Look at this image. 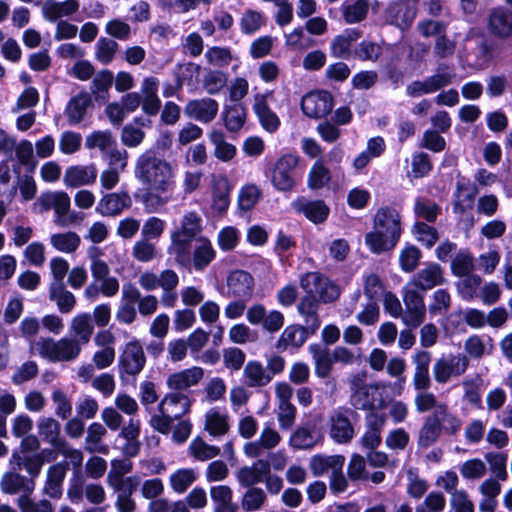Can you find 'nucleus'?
<instances>
[{"label":"nucleus","instance_id":"obj_37","mask_svg":"<svg viewBox=\"0 0 512 512\" xmlns=\"http://www.w3.org/2000/svg\"><path fill=\"white\" fill-rule=\"evenodd\" d=\"M105 427L100 423H92L87 430V437L85 439V450L89 453L108 454L109 447L102 444L101 439L106 434Z\"/></svg>","mask_w":512,"mask_h":512},{"label":"nucleus","instance_id":"obj_48","mask_svg":"<svg viewBox=\"0 0 512 512\" xmlns=\"http://www.w3.org/2000/svg\"><path fill=\"white\" fill-rule=\"evenodd\" d=\"M319 435L314 429L299 427L290 437V445L295 449H311L319 442Z\"/></svg>","mask_w":512,"mask_h":512},{"label":"nucleus","instance_id":"obj_12","mask_svg":"<svg viewBox=\"0 0 512 512\" xmlns=\"http://www.w3.org/2000/svg\"><path fill=\"white\" fill-rule=\"evenodd\" d=\"M333 108V97L328 91L310 92L301 101L303 113L310 118H323Z\"/></svg>","mask_w":512,"mask_h":512},{"label":"nucleus","instance_id":"obj_25","mask_svg":"<svg viewBox=\"0 0 512 512\" xmlns=\"http://www.w3.org/2000/svg\"><path fill=\"white\" fill-rule=\"evenodd\" d=\"M38 433L42 439L49 443L55 450L60 446L65 447V439L61 437V425L52 417H41L37 421Z\"/></svg>","mask_w":512,"mask_h":512},{"label":"nucleus","instance_id":"obj_26","mask_svg":"<svg viewBox=\"0 0 512 512\" xmlns=\"http://www.w3.org/2000/svg\"><path fill=\"white\" fill-rule=\"evenodd\" d=\"M204 375L200 367H192L180 372L171 374L167 379V385L171 390L182 391L196 385Z\"/></svg>","mask_w":512,"mask_h":512},{"label":"nucleus","instance_id":"obj_57","mask_svg":"<svg viewBox=\"0 0 512 512\" xmlns=\"http://www.w3.org/2000/svg\"><path fill=\"white\" fill-rule=\"evenodd\" d=\"M473 269V257L467 251H459L451 262L452 273L459 277L469 275Z\"/></svg>","mask_w":512,"mask_h":512},{"label":"nucleus","instance_id":"obj_61","mask_svg":"<svg viewBox=\"0 0 512 512\" xmlns=\"http://www.w3.org/2000/svg\"><path fill=\"white\" fill-rule=\"evenodd\" d=\"M205 429L213 436H221L227 433L229 425L225 416L218 411H210L206 414Z\"/></svg>","mask_w":512,"mask_h":512},{"label":"nucleus","instance_id":"obj_63","mask_svg":"<svg viewBox=\"0 0 512 512\" xmlns=\"http://www.w3.org/2000/svg\"><path fill=\"white\" fill-rule=\"evenodd\" d=\"M354 54L362 61L375 62L382 55V47L375 42L363 40L356 47Z\"/></svg>","mask_w":512,"mask_h":512},{"label":"nucleus","instance_id":"obj_21","mask_svg":"<svg viewBox=\"0 0 512 512\" xmlns=\"http://www.w3.org/2000/svg\"><path fill=\"white\" fill-rule=\"evenodd\" d=\"M69 469V462L64 460L49 467L43 493L51 498L62 496V484Z\"/></svg>","mask_w":512,"mask_h":512},{"label":"nucleus","instance_id":"obj_41","mask_svg":"<svg viewBox=\"0 0 512 512\" xmlns=\"http://www.w3.org/2000/svg\"><path fill=\"white\" fill-rule=\"evenodd\" d=\"M109 485L117 492L118 495L132 496L140 485V477L137 475L123 477L121 475L108 474Z\"/></svg>","mask_w":512,"mask_h":512},{"label":"nucleus","instance_id":"obj_52","mask_svg":"<svg viewBox=\"0 0 512 512\" xmlns=\"http://www.w3.org/2000/svg\"><path fill=\"white\" fill-rule=\"evenodd\" d=\"M441 212L440 206L427 198H418L415 201L414 213L418 218L434 223Z\"/></svg>","mask_w":512,"mask_h":512},{"label":"nucleus","instance_id":"obj_18","mask_svg":"<svg viewBox=\"0 0 512 512\" xmlns=\"http://www.w3.org/2000/svg\"><path fill=\"white\" fill-rule=\"evenodd\" d=\"M184 113L189 118L209 123L218 113V103L212 98L190 100L184 108Z\"/></svg>","mask_w":512,"mask_h":512},{"label":"nucleus","instance_id":"obj_5","mask_svg":"<svg viewBox=\"0 0 512 512\" xmlns=\"http://www.w3.org/2000/svg\"><path fill=\"white\" fill-rule=\"evenodd\" d=\"M300 286L305 293L318 296L319 302L333 303L341 295L339 285L319 272H307L300 278Z\"/></svg>","mask_w":512,"mask_h":512},{"label":"nucleus","instance_id":"obj_31","mask_svg":"<svg viewBox=\"0 0 512 512\" xmlns=\"http://www.w3.org/2000/svg\"><path fill=\"white\" fill-rule=\"evenodd\" d=\"M309 351L315 363V374L319 378H327L331 371L334 363L333 356L327 347L321 344H311Z\"/></svg>","mask_w":512,"mask_h":512},{"label":"nucleus","instance_id":"obj_11","mask_svg":"<svg viewBox=\"0 0 512 512\" xmlns=\"http://www.w3.org/2000/svg\"><path fill=\"white\" fill-rule=\"evenodd\" d=\"M469 365L468 358L463 354L447 355L438 359L433 367L436 382L444 384L452 376L462 375Z\"/></svg>","mask_w":512,"mask_h":512},{"label":"nucleus","instance_id":"obj_40","mask_svg":"<svg viewBox=\"0 0 512 512\" xmlns=\"http://www.w3.org/2000/svg\"><path fill=\"white\" fill-rule=\"evenodd\" d=\"M114 75L109 70L99 71L93 78L91 93L96 101L106 102L109 98L108 91L113 84Z\"/></svg>","mask_w":512,"mask_h":512},{"label":"nucleus","instance_id":"obj_38","mask_svg":"<svg viewBox=\"0 0 512 512\" xmlns=\"http://www.w3.org/2000/svg\"><path fill=\"white\" fill-rule=\"evenodd\" d=\"M368 10V0L345 1L341 6L343 18L349 24L364 20L368 14Z\"/></svg>","mask_w":512,"mask_h":512},{"label":"nucleus","instance_id":"obj_33","mask_svg":"<svg viewBox=\"0 0 512 512\" xmlns=\"http://www.w3.org/2000/svg\"><path fill=\"white\" fill-rule=\"evenodd\" d=\"M309 335H311L310 329H307L306 326H287L277 341V348L286 349L289 346L299 348L305 343Z\"/></svg>","mask_w":512,"mask_h":512},{"label":"nucleus","instance_id":"obj_58","mask_svg":"<svg viewBox=\"0 0 512 512\" xmlns=\"http://www.w3.org/2000/svg\"><path fill=\"white\" fill-rule=\"evenodd\" d=\"M266 501V494L261 488H248L241 501L242 509L248 512L259 510Z\"/></svg>","mask_w":512,"mask_h":512},{"label":"nucleus","instance_id":"obj_36","mask_svg":"<svg viewBox=\"0 0 512 512\" xmlns=\"http://www.w3.org/2000/svg\"><path fill=\"white\" fill-rule=\"evenodd\" d=\"M210 496L215 505L214 512H238V505L232 501V490L229 486H213Z\"/></svg>","mask_w":512,"mask_h":512},{"label":"nucleus","instance_id":"obj_4","mask_svg":"<svg viewBox=\"0 0 512 512\" xmlns=\"http://www.w3.org/2000/svg\"><path fill=\"white\" fill-rule=\"evenodd\" d=\"M461 426L462 422L455 414L428 415L419 429L417 444L421 449H428L438 441L442 433L450 436L456 435Z\"/></svg>","mask_w":512,"mask_h":512},{"label":"nucleus","instance_id":"obj_35","mask_svg":"<svg viewBox=\"0 0 512 512\" xmlns=\"http://www.w3.org/2000/svg\"><path fill=\"white\" fill-rule=\"evenodd\" d=\"M243 376L244 383L251 388L265 386L272 379V376L258 361H249L244 367Z\"/></svg>","mask_w":512,"mask_h":512},{"label":"nucleus","instance_id":"obj_30","mask_svg":"<svg viewBox=\"0 0 512 512\" xmlns=\"http://www.w3.org/2000/svg\"><path fill=\"white\" fill-rule=\"evenodd\" d=\"M97 177V169L94 165L73 166L66 170L64 182L69 187H79L92 184Z\"/></svg>","mask_w":512,"mask_h":512},{"label":"nucleus","instance_id":"obj_32","mask_svg":"<svg viewBox=\"0 0 512 512\" xmlns=\"http://www.w3.org/2000/svg\"><path fill=\"white\" fill-rule=\"evenodd\" d=\"M477 192L476 187L470 188L464 183L457 182L456 191L453 195V212L462 216L468 210H471Z\"/></svg>","mask_w":512,"mask_h":512},{"label":"nucleus","instance_id":"obj_50","mask_svg":"<svg viewBox=\"0 0 512 512\" xmlns=\"http://www.w3.org/2000/svg\"><path fill=\"white\" fill-rule=\"evenodd\" d=\"M197 480V473L191 468L178 469L170 476V485L174 492L183 494Z\"/></svg>","mask_w":512,"mask_h":512},{"label":"nucleus","instance_id":"obj_27","mask_svg":"<svg viewBox=\"0 0 512 512\" xmlns=\"http://www.w3.org/2000/svg\"><path fill=\"white\" fill-rule=\"evenodd\" d=\"M345 457L342 455H314L309 462V468L315 477L322 476L323 474L331 471H339L343 469Z\"/></svg>","mask_w":512,"mask_h":512},{"label":"nucleus","instance_id":"obj_46","mask_svg":"<svg viewBox=\"0 0 512 512\" xmlns=\"http://www.w3.org/2000/svg\"><path fill=\"white\" fill-rule=\"evenodd\" d=\"M80 242V236L76 232L72 231L65 233H56L51 235L50 237L51 245L56 250L64 253L75 252L78 249Z\"/></svg>","mask_w":512,"mask_h":512},{"label":"nucleus","instance_id":"obj_44","mask_svg":"<svg viewBox=\"0 0 512 512\" xmlns=\"http://www.w3.org/2000/svg\"><path fill=\"white\" fill-rule=\"evenodd\" d=\"M254 111L266 131L273 133L279 128L280 120L278 116L269 108L264 99H257L254 105Z\"/></svg>","mask_w":512,"mask_h":512},{"label":"nucleus","instance_id":"obj_47","mask_svg":"<svg viewBox=\"0 0 512 512\" xmlns=\"http://www.w3.org/2000/svg\"><path fill=\"white\" fill-rule=\"evenodd\" d=\"M49 298L56 302L61 313H69L76 304L74 295L66 290L65 285L50 286Z\"/></svg>","mask_w":512,"mask_h":512},{"label":"nucleus","instance_id":"obj_10","mask_svg":"<svg viewBox=\"0 0 512 512\" xmlns=\"http://www.w3.org/2000/svg\"><path fill=\"white\" fill-rule=\"evenodd\" d=\"M355 412L347 407H338L330 415V436L340 444L349 443L354 437V427L349 419Z\"/></svg>","mask_w":512,"mask_h":512},{"label":"nucleus","instance_id":"obj_16","mask_svg":"<svg viewBox=\"0 0 512 512\" xmlns=\"http://www.w3.org/2000/svg\"><path fill=\"white\" fill-rule=\"evenodd\" d=\"M228 296L249 300L254 289L252 275L244 270H234L227 277Z\"/></svg>","mask_w":512,"mask_h":512},{"label":"nucleus","instance_id":"obj_28","mask_svg":"<svg viewBox=\"0 0 512 512\" xmlns=\"http://www.w3.org/2000/svg\"><path fill=\"white\" fill-rule=\"evenodd\" d=\"M92 105L91 95L87 92H81L72 97L65 109L69 124L75 125L83 121L88 107Z\"/></svg>","mask_w":512,"mask_h":512},{"label":"nucleus","instance_id":"obj_39","mask_svg":"<svg viewBox=\"0 0 512 512\" xmlns=\"http://www.w3.org/2000/svg\"><path fill=\"white\" fill-rule=\"evenodd\" d=\"M231 186L229 180L224 176H219L213 184V208L219 213L227 210L230 200L229 193Z\"/></svg>","mask_w":512,"mask_h":512},{"label":"nucleus","instance_id":"obj_1","mask_svg":"<svg viewBox=\"0 0 512 512\" xmlns=\"http://www.w3.org/2000/svg\"><path fill=\"white\" fill-rule=\"evenodd\" d=\"M373 228L365 235L367 246L375 254L390 251L397 245L402 233L401 216L393 207H381L374 216Z\"/></svg>","mask_w":512,"mask_h":512},{"label":"nucleus","instance_id":"obj_53","mask_svg":"<svg viewBox=\"0 0 512 512\" xmlns=\"http://www.w3.org/2000/svg\"><path fill=\"white\" fill-rule=\"evenodd\" d=\"M451 308V296L446 289H438L432 295V301L428 305L432 316H444Z\"/></svg>","mask_w":512,"mask_h":512},{"label":"nucleus","instance_id":"obj_14","mask_svg":"<svg viewBox=\"0 0 512 512\" xmlns=\"http://www.w3.org/2000/svg\"><path fill=\"white\" fill-rule=\"evenodd\" d=\"M216 251L212 247L211 242L205 237L196 239L192 248L189 249L188 264H179L184 268L194 267L196 271H202L210 265L215 259Z\"/></svg>","mask_w":512,"mask_h":512},{"label":"nucleus","instance_id":"obj_42","mask_svg":"<svg viewBox=\"0 0 512 512\" xmlns=\"http://www.w3.org/2000/svg\"><path fill=\"white\" fill-rule=\"evenodd\" d=\"M331 181V172L325 166L323 159H318L311 167L307 184L311 190H319L325 187Z\"/></svg>","mask_w":512,"mask_h":512},{"label":"nucleus","instance_id":"obj_22","mask_svg":"<svg viewBox=\"0 0 512 512\" xmlns=\"http://www.w3.org/2000/svg\"><path fill=\"white\" fill-rule=\"evenodd\" d=\"M171 191L172 190H154L152 187L147 186V188L136 193L134 197L143 204L147 213H155L170 201Z\"/></svg>","mask_w":512,"mask_h":512},{"label":"nucleus","instance_id":"obj_49","mask_svg":"<svg viewBox=\"0 0 512 512\" xmlns=\"http://www.w3.org/2000/svg\"><path fill=\"white\" fill-rule=\"evenodd\" d=\"M210 141L214 145V155L222 161H230L236 154L234 145L225 141V135L221 131L213 130L210 133Z\"/></svg>","mask_w":512,"mask_h":512},{"label":"nucleus","instance_id":"obj_29","mask_svg":"<svg viewBox=\"0 0 512 512\" xmlns=\"http://www.w3.org/2000/svg\"><path fill=\"white\" fill-rule=\"evenodd\" d=\"M296 211L303 213L310 221L314 223L324 222L330 212L329 207L323 200H298L294 203Z\"/></svg>","mask_w":512,"mask_h":512},{"label":"nucleus","instance_id":"obj_64","mask_svg":"<svg viewBox=\"0 0 512 512\" xmlns=\"http://www.w3.org/2000/svg\"><path fill=\"white\" fill-rule=\"evenodd\" d=\"M485 459L490 465L491 472L494 473L499 480L505 481L508 477L506 471L507 455L505 453L489 452L486 453Z\"/></svg>","mask_w":512,"mask_h":512},{"label":"nucleus","instance_id":"obj_51","mask_svg":"<svg viewBox=\"0 0 512 512\" xmlns=\"http://www.w3.org/2000/svg\"><path fill=\"white\" fill-rule=\"evenodd\" d=\"M227 74L221 70H207L203 80L202 86L204 90L210 94H218L227 84Z\"/></svg>","mask_w":512,"mask_h":512},{"label":"nucleus","instance_id":"obj_19","mask_svg":"<svg viewBox=\"0 0 512 512\" xmlns=\"http://www.w3.org/2000/svg\"><path fill=\"white\" fill-rule=\"evenodd\" d=\"M320 302L317 297L313 294L306 293L299 303L297 304V310L299 314L304 318V323L307 329H310V334H315L321 325L318 310Z\"/></svg>","mask_w":512,"mask_h":512},{"label":"nucleus","instance_id":"obj_7","mask_svg":"<svg viewBox=\"0 0 512 512\" xmlns=\"http://www.w3.org/2000/svg\"><path fill=\"white\" fill-rule=\"evenodd\" d=\"M402 298L405 306V309L402 311V321L410 329L419 327L424 322L426 316L423 293L405 285Z\"/></svg>","mask_w":512,"mask_h":512},{"label":"nucleus","instance_id":"obj_24","mask_svg":"<svg viewBox=\"0 0 512 512\" xmlns=\"http://www.w3.org/2000/svg\"><path fill=\"white\" fill-rule=\"evenodd\" d=\"M175 401V397L163 398L158 405L159 415H153L150 419L151 427L162 434H168L172 427L173 420L181 418V412L171 411L166 407L167 404L171 405Z\"/></svg>","mask_w":512,"mask_h":512},{"label":"nucleus","instance_id":"obj_20","mask_svg":"<svg viewBox=\"0 0 512 512\" xmlns=\"http://www.w3.org/2000/svg\"><path fill=\"white\" fill-rule=\"evenodd\" d=\"M131 205L132 200L127 192L108 193L98 202L96 211L103 216H116Z\"/></svg>","mask_w":512,"mask_h":512},{"label":"nucleus","instance_id":"obj_3","mask_svg":"<svg viewBox=\"0 0 512 512\" xmlns=\"http://www.w3.org/2000/svg\"><path fill=\"white\" fill-rule=\"evenodd\" d=\"M201 231V218L196 213L190 212L183 217L181 227L171 234V245L168 248V253L174 256L177 264H188L189 249Z\"/></svg>","mask_w":512,"mask_h":512},{"label":"nucleus","instance_id":"obj_17","mask_svg":"<svg viewBox=\"0 0 512 512\" xmlns=\"http://www.w3.org/2000/svg\"><path fill=\"white\" fill-rule=\"evenodd\" d=\"M488 29L497 38H512V10L502 6L493 8L488 15Z\"/></svg>","mask_w":512,"mask_h":512},{"label":"nucleus","instance_id":"obj_56","mask_svg":"<svg viewBox=\"0 0 512 512\" xmlns=\"http://www.w3.org/2000/svg\"><path fill=\"white\" fill-rule=\"evenodd\" d=\"M190 454L200 461L212 459L220 454V448L208 445L201 438L194 439L189 445Z\"/></svg>","mask_w":512,"mask_h":512},{"label":"nucleus","instance_id":"obj_15","mask_svg":"<svg viewBox=\"0 0 512 512\" xmlns=\"http://www.w3.org/2000/svg\"><path fill=\"white\" fill-rule=\"evenodd\" d=\"M0 486L5 494H19V498H30L36 484L34 479L27 478L17 471H9L2 476Z\"/></svg>","mask_w":512,"mask_h":512},{"label":"nucleus","instance_id":"obj_23","mask_svg":"<svg viewBox=\"0 0 512 512\" xmlns=\"http://www.w3.org/2000/svg\"><path fill=\"white\" fill-rule=\"evenodd\" d=\"M79 7L80 4L78 0H65L62 2L45 0L42 4V15L46 20L55 22L62 17L75 14L79 10Z\"/></svg>","mask_w":512,"mask_h":512},{"label":"nucleus","instance_id":"obj_43","mask_svg":"<svg viewBox=\"0 0 512 512\" xmlns=\"http://www.w3.org/2000/svg\"><path fill=\"white\" fill-rule=\"evenodd\" d=\"M246 118V109L240 103L227 106L223 112V120L225 127L231 132L239 131Z\"/></svg>","mask_w":512,"mask_h":512},{"label":"nucleus","instance_id":"obj_54","mask_svg":"<svg viewBox=\"0 0 512 512\" xmlns=\"http://www.w3.org/2000/svg\"><path fill=\"white\" fill-rule=\"evenodd\" d=\"M85 145L88 149L99 148L106 154L116 146V141L109 131H95L86 137Z\"/></svg>","mask_w":512,"mask_h":512},{"label":"nucleus","instance_id":"obj_55","mask_svg":"<svg viewBox=\"0 0 512 512\" xmlns=\"http://www.w3.org/2000/svg\"><path fill=\"white\" fill-rule=\"evenodd\" d=\"M422 253L419 248L414 245H407L399 255V264L404 272L411 273L416 270L419 265Z\"/></svg>","mask_w":512,"mask_h":512},{"label":"nucleus","instance_id":"obj_34","mask_svg":"<svg viewBox=\"0 0 512 512\" xmlns=\"http://www.w3.org/2000/svg\"><path fill=\"white\" fill-rule=\"evenodd\" d=\"M415 406L419 413L433 410L430 415L446 416L453 414L449 411L448 405L438 402L436 396L429 392H420L415 397Z\"/></svg>","mask_w":512,"mask_h":512},{"label":"nucleus","instance_id":"obj_62","mask_svg":"<svg viewBox=\"0 0 512 512\" xmlns=\"http://www.w3.org/2000/svg\"><path fill=\"white\" fill-rule=\"evenodd\" d=\"M205 58L210 65L223 68L231 63L233 56L230 48L214 46L206 51Z\"/></svg>","mask_w":512,"mask_h":512},{"label":"nucleus","instance_id":"obj_60","mask_svg":"<svg viewBox=\"0 0 512 512\" xmlns=\"http://www.w3.org/2000/svg\"><path fill=\"white\" fill-rule=\"evenodd\" d=\"M118 43L110 38L102 37L96 45V59L102 64H109L118 50Z\"/></svg>","mask_w":512,"mask_h":512},{"label":"nucleus","instance_id":"obj_45","mask_svg":"<svg viewBox=\"0 0 512 512\" xmlns=\"http://www.w3.org/2000/svg\"><path fill=\"white\" fill-rule=\"evenodd\" d=\"M455 73L445 64L438 66L436 73L425 79L429 94L434 93L453 82Z\"/></svg>","mask_w":512,"mask_h":512},{"label":"nucleus","instance_id":"obj_2","mask_svg":"<svg viewBox=\"0 0 512 512\" xmlns=\"http://www.w3.org/2000/svg\"><path fill=\"white\" fill-rule=\"evenodd\" d=\"M136 176L143 184L154 190H172L174 186L170 163L158 157L153 150H147L138 158Z\"/></svg>","mask_w":512,"mask_h":512},{"label":"nucleus","instance_id":"obj_9","mask_svg":"<svg viewBox=\"0 0 512 512\" xmlns=\"http://www.w3.org/2000/svg\"><path fill=\"white\" fill-rule=\"evenodd\" d=\"M298 157L292 154L281 156L272 171V184L280 191H290L295 185L294 171L298 165Z\"/></svg>","mask_w":512,"mask_h":512},{"label":"nucleus","instance_id":"obj_6","mask_svg":"<svg viewBox=\"0 0 512 512\" xmlns=\"http://www.w3.org/2000/svg\"><path fill=\"white\" fill-rule=\"evenodd\" d=\"M39 354L50 361H70L75 359L81 347L77 340L63 338L59 341L53 339H40L37 343Z\"/></svg>","mask_w":512,"mask_h":512},{"label":"nucleus","instance_id":"obj_59","mask_svg":"<svg viewBox=\"0 0 512 512\" xmlns=\"http://www.w3.org/2000/svg\"><path fill=\"white\" fill-rule=\"evenodd\" d=\"M412 232L416 235L418 241L422 242L427 248H431L439 239L436 228L429 226L425 222H416L413 225Z\"/></svg>","mask_w":512,"mask_h":512},{"label":"nucleus","instance_id":"obj_13","mask_svg":"<svg viewBox=\"0 0 512 512\" xmlns=\"http://www.w3.org/2000/svg\"><path fill=\"white\" fill-rule=\"evenodd\" d=\"M444 282L443 268L439 264L431 262L419 270L406 285L423 293L444 284Z\"/></svg>","mask_w":512,"mask_h":512},{"label":"nucleus","instance_id":"obj_8","mask_svg":"<svg viewBox=\"0 0 512 512\" xmlns=\"http://www.w3.org/2000/svg\"><path fill=\"white\" fill-rule=\"evenodd\" d=\"M146 363L145 354L139 341L133 340L125 345L119 357V374L122 381L126 376L136 377Z\"/></svg>","mask_w":512,"mask_h":512}]
</instances>
